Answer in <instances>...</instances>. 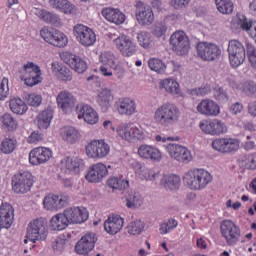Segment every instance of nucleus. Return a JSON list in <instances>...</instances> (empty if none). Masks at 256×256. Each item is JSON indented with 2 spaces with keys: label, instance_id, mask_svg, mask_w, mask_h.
I'll return each mask as SVG.
<instances>
[{
  "label": "nucleus",
  "instance_id": "57",
  "mask_svg": "<svg viewBox=\"0 0 256 256\" xmlns=\"http://www.w3.org/2000/svg\"><path fill=\"white\" fill-rule=\"evenodd\" d=\"M214 97L219 103H227L229 101V94L223 87H217L214 89Z\"/></svg>",
  "mask_w": 256,
  "mask_h": 256
},
{
  "label": "nucleus",
  "instance_id": "42",
  "mask_svg": "<svg viewBox=\"0 0 256 256\" xmlns=\"http://www.w3.org/2000/svg\"><path fill=\"white\" fill-rule=\"evenodd\" d=\"M128 209H137L143 205V197L138 192H130L125 199Z\"/></svg>",
  "mask_w": 256,
  "mask_h": 256
},
{
  "label": "nucleus",
  "instance_id": "35",
  "mask_svg": "<svg viewBox=\"0 0 256 256\" xmlns=\"http://www.w3.org/2000/svg\"><path fill=\"white\" fill-rule=\"evenodd\" d=\"M135 173L142 181H155L159 175L153 168H147L140 163L136 164Z\"/></svg>",
  "mask_w": 256,
  "mask_h": 256
},
{
  "label": "nucleus",
  "instance_id": "10",
  "mask_svg": "<svg viewBox=\"0 0 256 256\" xmlns=\"http://www.w3.org/2000/svg\"><path fill=\"white\" fill-rule=\"evenodd\" d=\"M196 49L197 55L202 61H217L222 53L219 45L209 42H199Z\"/></svg>",
  "mask_w": 256,
  "mask_h": 256
},
{
  "label": "nucleus",
  "instance_id": "53",
  "mask_svg": "<svg viewBox=\"0 0 256 256\" xmlns=\"http://www.w3.org/2000/svg\"><path fill=\"white\" fill-rule=\"evenodd\" d=\"M137 40L140 47H143L144 49H149V47H151V43H153L151 33L149 32H139L137 34Z\"/></svg>",
  "mask_w": 256,
  "mask_h": 256
},
{
  "label": "nucleus",
  "instance_id": "18",
  "mask_svg": "<svg viewBox=\"0 0 256 256\" xmlns=\"http://www.w3.org/2000/svg\"><path fill=\"white\" fill-rule=\"evenodd\" d=\"M53 151L47 147L33 148L29 153V163L31 165H43L51 160Z\"/></svg>",
  "mask_w": 256,
  "mask_h": 256
},
{
  "label": "nucleus",
  "instance_id": "50",
  "mask_svg": "<svg viewBox=\"0 0 256 256\" xmlns=\"http://www.w3.org/2000/svg\"><path fill=\"white\" fill-rule=\"evenodd\" d=\"M148 66H149V69H151V71H155L156 73H160V74L165 73L167 69V66L165 65V63H163V61L159 58H151L148 61Z\"/></svg>",
  "mask_w": 256,
  "mask_h": 256
},
{
  "label": "nucleus",
  "instance_id": "9",
  "mask_svg": "<svg viewBox=\"0 0 256 256\" xmlns=\"http://www.w3.org/2000/svg\"><path fill=\"white\" fill-rule=\"evenodd\" d=\"M170 45L176 55H187L191 44L189 43V36L184 31L178 30L170 36Z\"/></svg>",
  "mask_w": 256,
  "mask_h": 256
},
{
  "label": "nucleus",
  "instance_id": "2",
  "mask_svg": "<svg viewBox=\"0 0 256 256\" xmlns=\"http://www.w3.org/2000/svg\"><path fill=\"white\" fill-rule=\"evenodd\" d=\"M183 180L192 191H202L213 181V176L205 169H192L184 174Z\"/></svg>",
  "mask_w": 256,
  "mask_h": 256
},
{
  "label": "nucleus",
  "instance_id": "40",
  "mask_svg": "<svg viewBox=\"0 0 256 256\" xmlns=\"http://www.w3.org/2000/svg\"><path fill=\"white\" fill-rule=\"evenodd\" d=\"M50 225L54 231H63V229L69 227V219L65 215V212L59 213L52 217Z\"/></svg>",
  "mask_w": 256,
  "mask_h": 256
},
{
  "label": "nucleus",
  "instance_id": "29",
  "mask_svg": "<svg viewBox=\"0 0 256 256\" xmlns=\"http://www.w3.org/2000/svg\"><path fill=\"white\" fill-rule=\"evenodd\" d=\"M125 225V220L119 215H111L104 222V230L109 235H117Z\"/></svg>",
  "mask_w": 256,
  "mask_h": 256
},
{
  "label": "nucleus",
  "instance_id": "5",
  "mask_svg": "<svg viewBox=\"0 0 256 256\" xmlns=\"http://www.w3.org/2000/svg\"><path fill=\"white\" fill-rule=\"evenodd\" d=\"M227 51L229 63L233 69H237V67H241V65L245 63L247 54L245 52V45H243L241 41L237 39L230 40L228 42Z\"/></svg>",
  "mask_w": 256,
  "mask_h": 256
},
{
  "label": "nucleus",
  "instance_id": "58",
  "mask_svg": "<svg viewBox=\"0 0 256 256\" xmlns=\"http://www.w3.org/2000/svg\"><path fill=\"white\" fill-rule=\"evenodd\" d=\"M9 97V78H3L0 82V101H5Z\"/></svg>",
  "mask_w": 256,
  "mask_h": 256
},
{
  "label": "nucleus",
  "instance_id": "11",
  "mask_svg": "<svg viewBox=\"0 0 256 256\" xmlns=\"http://www.w3.org/2000/svg\"><path fill=\"white\" fill-rule=\"evenodd\" d=\"M33 187V175L30 172H21L15 174L12 178V190L14 193L25 194L31 191Z\"/></svg>",
  "mask_w": 256,
  "mask_h": 256
},
{
  "label": "nucleus",
  "instance_id": "16",
  "mask_svg": "<svg viewBox=\"0 0 256 256\" xmlns=\"http://www.w3.org/2000/svg\"><path fill=\"white\" fill-rule=\"evenodd\" d=\"M97 234L94 232H88L75 245V251L78 255H89L92 249H95V243H97Z\"/></svg>",
  "mask_w": 256,
  "mask_h": 256
},
{
  "label": "nucleus",
  "instance_id": "31",
  "mask_svg": "<svg viewBox=\"0 0 256 256\" xmlns=\"http://www.w3.org/2000/svg\"><path fill=\"white\" fill-rule=\"evenodd\" d=\"M102 16L106 21L114 23L115 25H122V23H125V14L117 8H104L102 10Z\"/></svg>",
  "mask_w": 256,
  "mask_h": 256
},
{
  "label": "nucleus",
  "instance_id": "44",
  "mask_svg": "<svg viewBox=\"0 0 256 256\" xmlns=\"http://www.w3.org/2000/svg\"><path fill=\"white\" fill-rule=\"evenodd\" d=\"M49 43L54 47H65L67 43H69V40L63 32L59 30H54Z\"/></svg>",
  "mask_w": 256,
  "mask_h": 256
},
{
  "label": "nucleus",
  "instance_id": "41",
  "mask_svg": "<svg viewBox=\"0 0 256 256\" xmlns=\"http://www.w3.org/2000/svg\"><path fill=\"white\" fill-rule=\"evenodd\" d=\"M160 89H165L171 95H179L181 91L179 83L173 78H166L160 81Z\"/></svg>",
  "mask_w": 256,
  "mask_h": 256
},
{
  "label": "nucleus",
  "instance_id": "26",
  "mask_svg": "<svg viewBox=\"0 0 256 256\" xmlns=\"http://www.w3.org/2000/svg\"><path fill=\"white\" fill-rule=\"evenodd\" d=\"M116 111L119 115H125L126 117H131L137 113V103L131 98H120L115 103Z\"/></svg>",
  "mask_w": 256,
  "mask_h": 256
},
{
  "label": "nucleus",
  "instance_id": "48",
  "mask_svg": "<svg viewBox=\"0 0 256 256\" xmlns=\"http://www.w3.org/2000/svg\"><path fill=\"white\" fill-rule=\"evenodd\" d=\"M238 91L245 93V95H255L256 84L252 80H245L237 85Z\"/></svg>",
  "mask_w": 256,
  "mask_h": 256
},
{
  "label": "nucleus",
  "instance_id": "60",
  "mask_svg": "<svg viewBox=\"0 0 256 256\" xmlns=\"http://www.w3.org/2000/svg\"><path fill=\"white\" fill-rule=\"evenodd\" d=\"M246 51L251 67L256 69V48L252 44H247Z\"/></svg>",
  "mask_w": 256,
  "mask_h": 256
},
{
  "label": "nucleus",
  "instance_id": "63",
  "mask_svg": "<svg viewBox=\"0 0 256 256\" xmlns=\"http://www.w3.org/2000/svg\"><path fill=\"white\" fill-rule=\"evenodd\" d=\"M54 32L55 30L50 29L49 27H43L40 30V37H42L46 43H50Z\"/></svg>",
  "mask_w": 256,
  "mask_h": 256
},
{
  "label": "nucleus",
  "instance_id": "32",
  "mask_svg": "<svg viewBox=\"0 0 256 256\" xmlns=\"http://www.w3.org/2000/svg\"><path fill=\"white\" fill-rule=\"evenodd\" d=\"M32 13L36 15L38 19H41V21H44V23H48L50 25H61V18L52 12H49L45 9H39V8H34L32 10Z\"/></svg>",
  "mask_w": 256,
  "mask_h": 256
},
{
  "label": "nucleus",
  "instance_id": "21",
  "mask_svg": "<svg viewBox=\"0 0 256 256\" xmlns=\"http://www.w3.org/2000/svg\"><path fill=\"white\" fill-rule=\"evenodd\" d=\"M56 101L63 113H71V111L75 109V105H77V98H75L71 92L66 90L58 94Z\"/></svg>",
  "mask_w": 256,
  "mask_h": 256
},
{
  "label": "nucleus",
  "instance_id": "17",
  "mask_svg": "<svg viewBox=\"0 0 256 256\" xmlns=\"http://www.w3.org/2000/svg\"><path fill=\"white\" fill-rule=\"evenodd\" d=\"M135 7V15L139 25H152L153 21H155L153 9L141 1H136Z\"/></svg>",
  "mask_w": 256,
  "mask_h": 256
},
{
  "label": "nucleus",
  "instance_id": "23",
  "mask_svg": "<svg viewBox=\"0 0 256 256\" xmlns=\"http://www.w3.org/2000/svg\"><path fill=\"white\" fill-rule=\"evenodd\" d=\"M66 215V219H68V224H75V223H85L89 219V212H87L86 208L81 207H73L67 208L64 211Z\"/></svg>",
  "mask_w": 256,
  "mask_h": 256
},
{
  "label": "nucleus",
  "instance_id": "27",
  "mask_svg": "<svg viewBox=\"0 0 256 256\" xmlns=\"http://www.w3.org/2000/svg\"><path fill=\"white\" fill-rule=\"evenodd\" d=\"M83 167L84 163L81 158L66 157L62 160V171L68 175H77Z\"/></svg>",
  "mask_w": 256,
  "mask_h": 256
},
{
  "label": "nucleus",
  "instance_id": "64",
  "mask_svg": "<svg viewBox=\"0 0 256 256\" xmlns=\"http://www.w3.org/2000/svg\"><path fill=\"white\" fill-rule=\"evenodd\" d=\"M244 163L246 169H256V153L246 156Z\"/></svg>",
  "mask_w": 256,
  "mask_h": 256
},
{
  "label": "nucleus",
  "instance_id": "22",
  "mask_svg": "<svg viewBox=\"0 0 256 256\" xmlns=\"http://www.w3.org/2000/svg\"><path fill=\"white\" fill-rule=\"evenodd\" d=\"M137 153L139 157H141V159H146L147 161H154L156 163H159V161L163 159V154L161 153V150L149 144L140 145L138 147Z\"/></svg>",
  "mask_w": 256,
  "mask_h": 256
},
{
  "label": "nucleus",
  "instance_id": "38",
  "mask_svg": "<svg viewBox=\"0 0 256 256\" xmlns=\"http://www.w3.org/2000/svg\"><path fill=\"white\" fill-rule=\"evenodd\" d=\"M161 185L169 191H177L181 187V177L175 174L164 175L161 179Z\"/></svg>",
  "mask_w": 256,
  "mask_h": 256
},
{
  "label": "nucleus",
  "instance_id": "56",
  "mask_svg": "<svg viewBox=\"0 0 256 256\" xmlns=\"http://www.w3.org/2000/svg\"><path fill=\"white\" fill-rule=\"evenodd\" d=\"M100 63L108 67H115V55L113 52H104L100 55Z\"/></svg>",
  "mask_w": 256,
  "mask_h": 256
},
{
  "label": "nucleus",
  "instance_id": "6",
  "mask_svg": "<svg viewBox=\"0 0 256 256\" xmlns=\"http://www.w3.org/2000/svg\"><path fill=\"white\" fill-rule=\"evenodd\" d=\"M199 129L205 135H211L212 137H219L220 135H226L229 133V126L222 120L215 119H203L198 124Z\"/></svg>",
  "mask_w": 256,
  "mask_h": 256
},
{
  "label": "nucleus",
  "instance_id": "59",
  "mask_svg": "<svg viewBox=\"0 0 256 256\" xmlns=\"http://www.w3.org/2000/svg\"><path fill=\"white\" fill-rule=\"evenodd\" d=\"M179 157L180 158H176V161H179L180 163H191V161H193L191 151L185 146H182V152L179 153Z\"/></svg>",
  "mask_w": 256,
  "mask_h": 256
},
{
  "label": "nucleus",
  "instance_id": "47",
  "mask_svg": "<svg viewBox=\"0 0 256 256\" xmlns=\"http://www.w3.org/2000/svg\"><path fill=\"white\" fill-rule=\"evenodd\" d=\"M175 19H177V15H170L167 16L163 22L156 24L154 35H156V37H163V35L167 33V23H169V21H175Z\"/></svg>",
  "mask_w": 256,
  "mask_h": 256
},
{
  "label": "nucleus",
  "instance_id": "62",
  "mask_svg": "<svg viewBox=\"0 0 256 256\" xmlns=\"http://www.w3.org/2000/svg\"><path fill=\"white\" fill-rule=\"evenodd\" d=\"M27 102L28 105H31L32 107H39L43 102V98L39 94H30L28 95Z\"/></svg>",
  "mask_w": 256,
  "mask_h": 256
},
{
  "label": "nucleus",
  "instance_id": "46",
  "mask_svg": "<svg viewBox=\"0 0 256 256\" xmlns=\"http://www.w3.org/2000/svg\"><path fill=\"white\" fill-rule=\"evenodd\" d=\"M108 187L110 189H116L118 191H125L127 187H129V180L123 179V178H117V177H112L109 178L107 181Z\"/></svg>",
  "mask_w": 256,
  "mask_h": 256
},
{
  "label": "nucleus",
  "instance_id": "37",
  "mask_svg": "<svg viewBox=\"0 0 256 256\" xmlns=\"http://www.w3.org/2000/svg\"><path fill=\"white\" fill-rule=\"evenodd\" d=\"M96 101L99 107H101L102 111H107L109 107H111V103H113V94H111V90L102 89L98 93Z\"/></svg>",
  "mask_w": 256,
  "mask_h": 256
},
{
  "label": "nucleus",
  "instance_id": "49",
  "mask_svg": "<svg viewBox=\"0 0 256 256\" xmlns=\"http://www.w3.org/2000/svg\"><path fill=\"white\" fill-rule=\"evenodd\" d=\"M15 147H17V140L14 138H5L0 145L1 153L4 155H9V153H13L15 151Z\"/></svg>",
  "mask_w": 256,
  "mask_h": 256
},
{
  "label": "nucleus",
  "instance_id": "12",
  "mask_svg": "<svg viewBox=\"0 0 256 256\" xmlns=\"http://www.w3.org/2000/svg\"><path fill=\"white\" fill-rule=\"evenodd\" d=\"M21 79L28 87H35V85H39V83L43 81V77H41V68L33 62H28L23 67Z\"/></svg>",
  "mask_w": 256,
  "mask_h": 256
},
{
  "label": "nucleus",
  "instance_id": "20",
  "mask_svg": "<svg viewBox=\"0 0 256 256\" xmlns=\"http://www.w3.org/2000/svg\"><path fill=\"white\" fill-rule=\"evenodd\" d=\"M196 111L204 117H219L221 107L214 100L206 98L198 103Z\"/></svg>",
  "mask_w": 256,
  "mask_h": 256
},
{
  "label": "nucleus",
  "instance_id": "3",
  "mask_svg": "<svg viewBox=\"0 0 256 256\" xmlns=\"http://www.w3.org/2000/svg\"><path fill=\"white\" fill-rule=\"evenodd\" d=\"M116 133L122 141H127L128 143H137V141H145L147 139V132L143 127L131 124L119 125Z\"/></svg>",
  "mask_w": 256,
  "mask_h": 256
},
{
  "label": "nucleus",
  "instance_id": "25",
  "mask_svg": "<svg viewBox=\"0 0 256 256\" xmlns=\"http://www.w3.org/2000/svg\"><path fill=\"white\" fill-rule=\"evenodd\" d=\"M76 112L78 113V119H84L85 123H88L89 125H96V123H99V114H97V111L89 105H77Z\"/></svg>",
  "mask_w": 256,
  "mask_h": 256
},
{
  "label": "nucleus",
  "instance_id": "52",
  "mask_svg": "<svg viewBox=\"0 0 256 256\" xmlns=\"http://www.w3.org/2000/svg\"><path fill=\"white\" fill-rule=\"evenodd\" d=\"M1 122L3 124V127H5L9 131H15V129H17V120H15V118H13L11 114H4L1 117Z\"/></svg>",
  "mask_w": 256,
  "mask_h": 256
},
{
  "label": "nucleus",
  "instance_id": "30",
  "mask_svg": "<svg viewBox=\"0 0 256 256\" xmlns=\"http://www.w3.org/2000/svg\"><path fill=\"white\" fill-rule=\"evenodd\" d=\"M66 203L61 196L55 194H49L43 199V206L47 211H59L65 207Z\"/></svg>",
  "mask_w": 256,
  "mask_h": 256
},
{
  "label": "nucleus",
  "instance_id": "28",
  "mask_svg": "<svg viewBox=\"0 0 256 256\" xmlns=\"http://www.w3.org/2000/svg\"><path fill=\"white\" fill-rule=\"evenodd\" d=\"M15 220V209L9 203H2L0 206V223L4 229L11 228Z\"/></svg>",
  "mask_w": 256,
  "mask_h": 256
},
{
  "label": "nucleus",
  "instance_id": "55",
  "mask_svg": "<svg viewBox=\"0 0 256 256\" xmlns=\"http://www.w3.org/2000/svg\"><path fill=\"white\" fill-rule=\"evenodd\" d=\"M145 229V224L141 220H135L128 226V233L130 235H139Z\"/></svg>",
  "mask_w": 256,
  "mask_h": 256
},
{
  "label": "nucleus",
  "instance_id": "13",
  "mask_svg": "<svg viewBox=\"0 0 256 256\" xmlns=\"http://www.w3.org/2000/svg\"><path fill=\"white\" fill-rule=\"evenodd\" d=\"M111 153V147L105 140H92L86 146V155L91 159H105Z\"/></svg>",
  "mask_w": 256,
  "mask_h": 256
},
{
  "label": "nucleus",
  "instance_id": "1",
  "mask_svg": "<svg viewBox=\"0 0 256 256\" xmlns=\"http://www.w3.org/2000/svg\"><path fill=\"white\" fill-rule=\"evenodd\" d=\"M181 117V111L179 108L169 102H165L160 105L153 115L154 123L159 125V127H172V125H177Z\"/></svg>",
  "mask_w": 256,
  "mask_h": 256
},
{
  "label": "nucleus",
  "instance_id": "24",
  "mask_svg": "<svg viewBox=\"0 0 256 256\" xmlns=\"http://www.w3.org/2000/svg\"><path fill=\"white\" fill-rule=\"evenodd\" d=\"M107 175H109L107 166L103 163H97L90 167L86 179L89 183H100Z\"/></svg>",
  "mask_w": 256,
  "mask_h": 256
},
{
  "label": "nucleus",
  "instance_id": "61",
  "mask_svg": "<svg viewBox=\"0 0 256 256\" xmlns=\"http://www.w3.org/2000/svg\"><path fill=\"white\" fill-rule=\"evenodd\" d=\"M209 93H211V88L208 86L192 89L190 92L193 97H205V95H209Z\"/></svg>",
  "mask_w": 256,
  "mask_h": 256
},
{
  "label": "nucleus",
  "instance_id": "8",
  "mask_svg": "<svg viewBox=\"0 0 256 256\" xmlns=\"http://www.w3.org/2000/svg\"><path fill=\"white\" fill-rule=\"evenodd\" d=\"M220 233L230 247L239 243V239L241 238V228L231 220H224L221 222Z\"/></svg>",
  "mask_w": 256,
  "mask_h": 256
},
{
  "label": "nucleus",
  "instance_id": "15",
  "mask_svg": "<svg viewBox=\"0 0 256 256\" xmlns=\"http://www.w3.org/2000/svg\"><path fill=\"white\" fill-rule=\"evenodd\" d=\"M113 44L123 57H133L137 53V44L127 35H119L113 40Z\"/></svg>",
  "mask_w": 256,
  "mask_h": 256
},
{
  "label": "nucleus",
  "instance_id": "39",
  "mask_svg": "<svg viewBox=\"0 0 256 256\" xmlns=\"http://www.w3.org/2000/svg\"><path fill=\"white\" fill-rule=\"evenodd\" d=\"M53 121V110L46 109L40 112L36 118L37 127L40 129H49Z\"/></svg>",
  "mask_w": 256,
  "mask_h": 256
},
{
  "label": "nucleus",
  "instance_id": "54",
  "mask_svg": "<svg viewBox=\"0 0 256 256\" xmlns=\"http://www.w3.org/2000/svg\"><path fill=\"white\" fill-rule=\"evenodd\" d=\"M183 151V146L175 143H169L166 146V152L170 155L171 159H177L180 158L179 154Z\"/></svg>",
  "mask_w": 256,
  "mask_h": 256
},
{
  "label": "nucleus",
  "instance_id": "7",
  "mask_svg": "<svg viewBox=\"0 0 256 256\" xmlns=\"http://www.w3.org/2000/svg\"><path fill=\"white\" fill-rule=\"evenodd\" d=\"M73 35L82 47H93L97 43V34L89 26L76 24L73 27Z\"/></svg>",
  "mask_w": 256,
  "mask_h": 256
},
{
  "label": "nucleus",
  "instance_id": "34",
  "mask_svg": "<svg viewBox=\"0 0 256 256\" xmlns=\"http://www.w3.org/2000/svg\"><path fill=\"white\" fill-rule=\"evenodd\" d=\"M60 136L62 139L69 143L70 145H73L81 139V133H79V130L73 126H64L60 129Z\"/></svg>",
  "mask_w": 256,
  "mask_h": 256
},
{
  "label": "nucleus",
  "instance_id": "4",
  "mask_svg": "<svg viewBox=\"0 0 256 256\" xmlns=\"http://www.w3.org/2000/svg\"><path fill=\"white\" fill-rule=\"evenodd\" d=\"M26 237L24 243H27V241L32 243L45 241L47 239V221L43 218L32 220L27 226Z\"/></svg>",
  "mask_w": 256,
  "mask_h": 256
},
{
  "label": "nucleus",
  "instance_id": "19",
  "mask_svg": "<svg viewBox=\"0 0 256 256\" xmlns=\"http://www.w3.org/2000/svg\"><path fill=\"white\" fill-rule=\"evenodd\" d=\"M60 57L76 73H85L87 71V61L83 58L69 52H63Z\"/></svg>",
  "mask_w": 256,
  "mask_h": 256
},
{
  "label": "nucleus",
  "instance_id": "33",
  "mask_svg": "<svg viewBox=\"0 0 256 256\" xmlns=\"http://www.w3.org/2000/svg\"><path fill=\"white\" fill-rule=\"evenodd\" d=\"M49 4L53 9L65 13V15H76L77 7L69 2V0H49Z\"/></svg>",
  "mask_w": 256,
  "mask_h": 256
},
{
  "label": "nucleus",
  "instance_id": "36",
  "mask_svg": "<svg viewBox=\"0 0 256 256\" xmlns=\"http://www.w3.org/2000/svg\"><path fill=\"white\" fill-rule=\"evenodd\" d=\"M52 73L58 77L60 81H72L73 80V73L69 68L59 64L58 62H53L51 64Z\"/></svg>",
  "mask_w": 256,
  "mask_h": 256
},
{
  "label": "nucleus",
  "instance_id": "14",
  "mask_svg": "<svg viewBox=\"0 0 256 256\" xmlns=\"http://www.w3.org/2000/svg\"><path fill=\"white\" fill-rule=\"evenodd\" d=\"M239 139L230 136L216 138L212 141V148L218 153H235L239 151Z\"/></svg>",
  "mask_w": 256,
  "mask_h": 256
},
{
  "label": "nucleus",
  "instance_id": "45",
  "mask_svg": "<svg viewBox=\"0 0 256 256\" xmlns=\"http://www.w3.org/2000/svg\"><path fill=\"white\" fill-rule=\"evenodd\" d=\"M217 10L222 15H231L233 13V9H235V5L232 0H215Z\"/></svg>",
  "mask_w": 256,
  "mask_h": 256
},
{
  "label": "nucleus",
  "instance_id": "43",
  "mask_svg": "<svg viewBox=\"0 0 256 256\" xmlns=\"http://www.w3.org/2000/svg\"><path fill=\"white\" fill-rule=\"evenodd\" d=\"M10 110L12 113H15L16 115H23L24 113H27V104L21 99L14 97L10 100L9 104Z\"/></svg>",
  "mask_w": 256,
  "mask_h": 256
},
{
  "label": "nucleus",
  "instance_id": "51",
  "mask_svg": "<svg viewBox=\"0 0 256 256\" xmlns=\"http://www.w3.org/2000/svg\"><path fill=\"white\" fill-rule=\"evenodd\" d=\"M178 225H179V222L177 220L170 218L169 220L160 224L159 231L161 235H167V233H171L173 229H177Z\"/></svg>",
  "mask_w": 256,
  "mask_h": 256
}]
</instances>
